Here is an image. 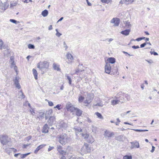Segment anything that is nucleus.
<instances>
[{
	"label": "nucleus",
	"instance_id": "f257e3e1",
	"mask_svg": "<svg viewBox=\"0 0 159 159\" xmlns=\"http://www.w3.org/2000/svg\"><path fill=\"white\" fill-rule=\"evenodd\" d=\"M57 138L59 143L62 145H65L69 141V138L67 134L62 133L57 136Z\"/></svg>",
	"mask_w": 159,
	"mask_h": 159
},
{
	"label": "nucleus",
	"instance_id": "f03ea898",
	"mask_svg": "<svg viewBox=\"0 0 159 159\" xmlns=\"http://www.w3.org/2000/svg\"><path fill=\"white\" fill-rule=\"evenodd\" d=\"M38 68H39L40 70H44L45 71H43V74L45 72H46L48 69L49 66V63L47 61H44L43 62H40L37 65Z\"/></svg>",
	"mask_w": 159,
	"mask_h": 159
},
{
	"label": "nucleus",
	"instance_id": "7ed1b4c3",
	"mask_svg": "<svg viewBox=\"0 0 159 159\" xmlns=\"http://www.w3.org/2000/svg\"><path fill=\"white\" fill-rule=\"evenodd\" d=\"M0 141L3 145H6L11 141V139L6 134H3L0 136Z\"/></svg>",
	"mask_w": 159,
	"mask_h": 159
},
{
	"label": "nucleus",
	"instance_id": "20e7f679",
	"mask_svg": "<svg viewBox=\"0 0 159 159\" xmlns=\"http://www.w3.org/2000/svg\"><path fill=\"white\" fill-rule=\"evenodd\" d=\"M81 152L85 154L89 153L91 152L90 147L87 143H84L81 149Z\"/></svg>",
	"mask_w": 159,
	"mask_h": 159
},
{
	"label": "nucleus",
	"instance_id": "39448f33",
	"mask_svg": "<svg viewBox=\"0 0 159 159\" xmlns=\"http://www.w3.org/2000/svg\"><path fill=\"white\" fill-rule=\"evenodd\" d=\"M75 74L79 75V77L82 79L85 77V72H84V70H80L77 68L75 70V72L73 73L74 75Z\"/></svg>",
	"mask_w": 159,
	"mask_h": 159
},
{
	"label": "nucleus",
	"instance_id": "423d86ee",
	"mask_svg": "<svg viewBox=\"0 0 159 159\" xmlns=\"http://www.w3.org/2000/svg\"><path fill=\"white\" fill-rule=\"evenodd\" d=\"M10 62L11 63V68H14V69L16 72L17 74H18V72L17 70V67L15 66L14 61V57L13 56H11L10 58Z\"/></svg>",
	"mask_w": 159,
	"mask_h": 159
},
{
	"label": "nucleus",
	"instance_id": "0eeeda50",
	"mask_svg": "<svg viewBox=\"0 0 159 159\" xmlns=\"http://www.w3.org/2000/svg\"><path fill=\"white\" fill-rule=\"evenodd\" d=\"M7 0H1L0 5L2 6V9L4 11L6 10L9 6L8 2H7Z\"/></svg>",
	"mask_w": 159,
	"mask_h": 159
},
{
	"label": "nucleus",
	"instance_id": "6e6552de",
	"mask_svg": "<svg viewBox=\"0 0 159 159\" xmlns=\"http://www.w3.org/2000/svg\"><path fill=\"white\" fill-rule=\"evenodd\" d=\"M66 108L67 111L72 112L75 111L76 108L74 107L70 102H69L66 105Z\"/></svg>",
	"mask_w": 159,
	"mask_h": 159
},
{
	"label": "nucleus",
	"instance_id": "1a4fd4ad",
	"mask_svg": "<svg viewBox=\"0 0 159 159\" xmlns=\"http://www.w3.org/2000/svg\"><path fill=\"white\" fill-rule=\"evenodd\" d=\"M92 95L90 94H88L86 97V99L84 101V104H89L92 101L93 99Z\"/></svg>",
	"mask_w": 159,
	"mask_h": 159
},
{
	"label": "nucleus",
	"instance_id": "9d476101",
	"mask_svg": "<svg viewBox=\"0 0 159 159\" xmlns=\"http://www.w3.org/2000/svg\"><path fill=\"white\" fill-rule=\"evenodd\" d=\"M58 127L59 129L62 128L66 129L68 127L67 124L63 121L60 122L58 124Z\"/></svg>",
	"mask_w": 159,
	"mask_h": 159
},
{
	"label": "nucleus",
	"instance_id": "9b49d317",
	"mask_svg": "<svg viewBox=\"0 0 159 159\" xmlns=\"http://www.w3.org/2000/svg\"><path fill=\"white\" fill-rule=\"evenodd\" d=\"M111 23L114 24L113 26H118L120 23V20L117 18H113L110 21Z\"/></svg>",
	"mask_w": 159,
	"mask_h": 159
},
{
	"label": "nucleus",
	"instance_id": "f8f14e48",
	"mask_svg": "<svg viewBox=\"0 0 159 159\" xmlns=\"http://www.w3.org/2000/svg\"><path fill=\"white\" fill-rule=\"evenodd\" d=\"M111 70V67L109 63H107L105 67V72L106 73L109 74Z\"/></svg>",
	"mask_w": 159,
	"mask_h": 159
},
{
	"label": "nucleus",
	"instance_id": "ddd939ff",
	"mask_svg": "<svg viewBox=\"0 0 159 159\" xmlns=\"http://www.w3.org/2000/svg\"><path fill=\"white\" fill-rule=\"evenodd\" d=\"M114 133L112 132H111L109 131L106 130L105 132L104 135L105 138H110L114 135Z\"/></svg>",
	"mask_w": 159,
	"mask_h": 159
},
{
	"label": "nucleus",
	"instance_id": "4468645a",
	"mask_svg": "<svg viewBox=\"0 0 159 159\" xmlns=\"http://www.w3.org/2000/svg\"><path fill=\"white\" fill-rule=\"evenodd\" d=\"M130 143L132 144L130 147V148L131 149H133L134 148H138L139 147V143L137 141L131 142Z\"/></svg>",
	"mask_w": 159,
	"mask_h": 159
},
{
	"label": "nucleus",
	"instance_id": "2eb2a0df",
	"mask_svg": "<svg viewBox=\"0 0 159 159\" xmlns=\"http://www.w3.org/2000/svg\"><path fill=\"white\" fill-rule=\"evenodd\" d=\"M55 121V118L53 116H51L50 117L48 122L49 125L52 126L54 124Z\"/></svg>",
	"mask_w": 159,
	"mask_h": 159
},
{
	"label": "nucleus",
	"instance_id": "dca6fc26",
	"mask_svg": "<svg viewBox=\"0 0 159 159\" xmlns=\"http://www.w3.org/2000/svg\"><path fill=\"white\" fill-rule=\"evenodd\" d=\"M66 57L68 60L69 63H70L73 62L74 58L72 55L69 53H68L66 54Z\"/></svg>",
	"mask_w": 159,
	"mask_h": 159
},
{
	"label": "nucleus",
	"instance_id": "f3484780",
	"mask_svg": "<svg viewBox=\"0 0 159 159\" xmlns=\"http://www.w3.org/2000/svg\"><path fill=\"white\" fill-rule=\"evenodd\" d=\"M116 98L118 99L122 100L124 99V94L122 92H120L117 94Z\"/></svg>",
	"mask_w": 159,
	"mask_h": 159
},
{
	"label": "nucleus",
	"instance_id": "a211bd4d",
	"mask_svg": "<svg viewBox=\"0 0 159 159\" xmlns=\"http://www.w3.org/2000/svg\"><path fill=\"white\" fill-rule=\"evenodd\" d=\"M46 145L45 144H42L38 146L36 148L35 150L34 151V153L35 154H37L39 151V150L40 149H42L43 148L45 147Z\"/></svg>",
	"mask_w": 159,
	"mask_h": 159
},
{
	"label": "nucleus",
	"instance_id": "6ab92c4d",
	"mask_svg": "<svg viewBox=\"0 0 159 159\" xmlns=\"http://www.w3.org/2000/svg\"><path fill=\"white\" fill-rule=\"evenodd\" d=\"M14 81L16 87L19 89L20 88V85H19V78L16 77L15 80H14Z\"/></svg>",
	"mask_w": 159,
	"mask_h": 159
},
{
	"label": "nucleus",
	"instance_id": "aec40b11",
	"mask_svg": "<svg viewBox=\"0 0 159 159\" xmlns=\"http://www.w3.org/2000/svg\"><path fill=\"white\" fill-rule=\"evenodd\" d=\"M52 110L51 109L47 111L45 113V119L47 120L48 116L52 114Z\"/></svg>",
	"mask_w": 159,
	"mask_h": 159
},
{
	"label": "nucleus",
	"instance_id": "412c9836",
	"mask_svg": "<svg viewBox=\"0 0 159 159\" xmlns=\"http://www.w3.org/2000/svg\"><path fill=\"white\" fill-rule=\"evenodd\" d=\"M6 152L10 154V153L12 151L14 152H15L16 151V150L14 149V148H7L5 149Z\"/></svg>",
	"mask_w": 159,
	"mask_h": 159
},
{
	"label": "nucleus",
	"instance_id": "4be33fe9",
	"mask_svg": "<svg viewBox=\"0 0 159 159\" xmlns=\"http://www.w3.org/2000/svg\"><path fill=\"white\" fill-rule=\"evenodd\" d=\"M57 148V151L60 154L66 155V152H65L63 150H62L61 146H58Z\"/></svg>",
	"mask_w": 159,
	"mask_h": 159
},
{
	"label": "nucleus",
	"instance_id": "5701e85b",
	"mask_svg": "<svg viewBox=\"0 0 159 159\" xmlns=\"http://www.w3.org/2000/svg\"><path fill=\"white\" fill-rule=\"evenodd\" d=\"M76 115L78 116H81L82 114V111L79 109L76 108L75 110Z\"/></svg>",
	"mask_w": 159,
	"mask_h": 159
},
{
	"label": "nucleus",
	"instance_id": "b1692460",
	"mask_svg": "<svg viewBox=\"0 0 159 159\" xmlns=\"http://www.w3.org/2000/svg\"><path fill=\"white\" fill-rule=\"evenodd\" d=\"M118 67H117V66L114 67L112 70V72H113V74H119V73L118 72Z\"/></svg>",
	"mask_w": 159,
	"mask_h": 159
},
{
	"label": "nucleus",
	"instance_id": "393cba45",
	"mask_svg": "<svg viewBox=\"0 0 159 159\" xmlns=\"http://www.w3.org/2000/svg\"><path fill=\"white\" fill-rule=\"evenodd\" d=\"M53 67L55 70H57V71H60L61 69L59 67V65L54 63L53 64Z\"/></svg>",
	"mask_w": 159,
	"mask_h": 159
},
{
	"label": "nucleus",
	"instance_id": "a878e982",
	"mask_svg": "<svg viewBox=\"0 0 159 159\" xmlns=\"http://www.w3.org/2000/svg\"><path fill=\"white\" fill-rule=\"evenodd\" d=\"M48 126L47 124H45L43 127V132L44 133H47L48 132Z\"/></svg>",
	"mask_w": 159,
	"mask_h": 159
},
{
	"label": "nucleus",
	"instance_id": "bb28decb",
	"mask_svg": "<svg viewBox=\"0 0 159 159\" xmlns=\"http://www.w3.org/2000/svg\"><path fill=\"white\" fill-rule=\"evenodd\" d=\"M107 61L110 63L113 64L116 62V59L114 57H109L107 59Z\"/></svg>",
	"mask_w": 159,
	"mask_h": 159
},
{
	"label": "nucleus",
	"instance_id": "cd10ccee",
	"mask_svg": "<svg viewBox=\"0 0 159 159\" xmlns=\"http://www.w3.org/2000/svg\"><path fill=\"white\" fill-rule=\"evenodd\" d=\"M130 32V30H126L122 31L120 33L122 34L127 36L129 34Z\"/></svg>",
	"mask_w": 159,
	"mask_h": 159
},
{
	"label": "nucleus",
	"instance_id": "c85d7f7f",
	"mask_svg": "<svg viewBox=\"0 0 159 159\" xmlns=\"http://www.w3.org/2000/svg\"><path fill=\"white\" fill-rule=\"evenodd\" d=\"M32 71L34 75L35 79V80H37L38 79V73L37 71L34 69H33L32 70Z\"/></svg>",
	"mask_w": 159,
	"mask_h": 159
},
{
	"label": "nucleus",
	"instance_id": "c756f323",
	"mask_svg": "<svg viewBox=\"0 0 159 159\" xmlns=\"http://www.w3.org/2000/svg\"><path fill=\"white\" fill-rule=\"evenodd\" d=\"M120 102V100H112L111 102V104L113 106H114L117 104H118Z\"/></svg>",
	"mask_w": 159,
	"mask_h": 159
},
{
	"label": "nucleus",
	"instance_id": "7c9ffc66",
	"mask_svg": "<svg viewBox=\"0 0 159 159\" xmlns=\"http://www.w3.org/2000/svg\"><path fill=\"white\" fill-rule=\"evenodd\" d=\"M124 3L128 5L131 4L134 1V0H123Z\"/></svg>",
	"mask_w": 159,
	"mask_h": 159
},
{
	"label": "nucleus",
	"instance_id": "2f4dec72",
	"mask_svg": "<svg viewBox=\"0 0 159 159\" xmlns=\"http://www.w3.org/2000/svg\"><path fill=\"white\" fill-rule=\"evenodd\" d=\"M48 10H45L42 12L41 14L43 16L45 17L48 16Z\"/></svg>",
	"mask_w": 159,
	"mask_h": 159
},
{
	"label": "nucleus",
	"instance_id": "473e14b6",
	"mask_svg": "<svg viewBox=\"0 0 159 159\" xmlns=\"http://www.w3.org/2000/svg\"><path fill=\"white\" fill-rule=\"evenodd\" d=\"M95 114L97 116L98 118L101 119H103V117L102 116L101 114L99 112H96L95 113Z\"/></svg>",
	"mask_w": 159,
	"mask_h": 159
},
{
	"label": "nucleus",
	"instance_id": "72a5a7b5",
	"mask_svg": "<svg viewBox=\"0 0 159 159\" xmlns=\"http://www.w3.org/2000/svg\"><path fill=\"white\" fill-rule=\"evenodd\" d=\"M94 141V140L93 137L92 136H91L90 137H89V138H88L87 141L90 143H93Z\"/></svg>",
	"mask_w": 159,
	"mask_h": 159
},
{
	"label": "nucleus",
	"instance_id": "f704fd0d",
	"mask_svg": "<svg viewBox=\"0 0 159 159\" xmlns=\"http://www.w3.org/2000/svg\"><path fill=\"white\" fill-rule=\"evenodd\" d=\"M65 77L67 78V79L68 80L69 84H71L72 82L71 78L67 74L65 75Z\"/></svg>",
	"mask_w": 159,
	"mask_h": 159
},
{
	"label": "nucleus",
	"instance_id": "c9c22d12",
	"mask_svg": "<svg viewBox=\"0 0 159 159\" xmlns=\"http://www.w3.org/2000/svg\"><path fill=\"white\" fill-rule=\"evenodd\" d=\"M84 99V97L80 95L79 96L78 101L79 102H82Z\"/></svg>",
	"mask_w": 159,
	"mask_h": 159
},
{
	"label": "nucleus",
	"instance_id": "e433bc0d",
	"mask_svg": "<svg viewBox=\"0 0 159 159\" xmlns=\"http://www.w3.org/2000/svg\"><path fill=\"white\" fill-rule=\"evenodd\" d=\"M44 116V113L43 112H40L39 113V116L38 118H41L43 119V118Z\"/></svg>",
	"mask_w": 159,
	"mask_h": 159
},
{
	"label": "nucleus",
	"instance_id": "4c0bfd02",
	"mask_svg": "<svg viewBox=\"0 0 159 159\" xmlns=\"http://www.w3.org/2000/svg\"><path fill=\"white\" fill-rule=\"evenodd\" d=\"M92 130L93 132L96 133L97 129V128L93 125L92 126Z\"/></svg>",
	"mask_w": 159,
	"mask_h": 159
},
{
	"label": "nucleus",
	"instance_id": "58836bf2",
	"mask_svg": "<svg viewBox=\"0 0 159 159\" xmlns=\"http://www.w3.org/2000/svg\"><path fill=\"white\" fill-rule=\"evenodd\" d=\"M9 21L10 22L13 23H14L16 25H17V24L19 23H20L19 21H17L14 19H10L9 20Z\"/></svg>",
	"mask_w": 159,
	"mask_h": 159
},
{
	"label": "nucleus",
	"instance_id": "ea45409f",
	"mask_svg": "<svg viewBox=\"0 0 159 159\" xmlns=\"http://www.w3.org/2000/svg\"><path fill=\"white\" fill-rule=\"evenodd\" d=\"M30 154V153L29 152L26 154L20 155V157L22 158H24Z\"/></svg>",
	"mask_w": 159,
	"mask_h": 159
},
{
	"label": "nucleus",
	"instance_id": "a19ab883",
	"mask_svg": "<svg viewBox=\"0 0 159 159\" xmlns=\"http://www.w3.org/2000/svg\"><path fill=\"white\" fill-rule=\"evenodd\" d=\"M132 130L138 132H143L145 131H148V130L147 129H132Z\"/></svg>",
	"mask_w": 159,
	"mask_h": 159
},
{
	"label": "nucleus",
	"instance_id": "79ce46f5",
	"mask_svg": "<svg viewBox=\"0 0 159 159\" xmlns=\"http://www.w3.org/2000/svg\"><path fill=\"white\" fill-rule=\"evenodd\" d=\"M75 132L76 134H77L79 132H80L82 131V129L80 128H75Z\"/></svg>",
	"mask_w": 159,
	"mask_h": 159
},
{
	"label": "nucleus",
	"instance_id": "37998d69",
	"mask_svg": "<svg viewBox=\"0 0 159 159\" xmlns=\"http://www.w3.org/2000/svg\"><path fill=\"white\" fill-rule=\"evenodd\" d=\"M123 159H132L131 156L125 155L123 157Z\"/></svg>",
	"mask_w": 159,
	"mask_h": 159
},
{
	"label": "nucleus",
	"instance_id": "c03bdc74",
	"mask_svg": "<svg viewBox=\"0 0 159 159\" xmlns=\"http://www.w3.org/2000/svg\"><path fill=\"white\" fill-rule=\"evenodd\" d=\"M30 114L33 116H34L35 114V112L34 111V109L33 108H32L31 107H30Z\"/></svg>",
	"mask_w": 159,
	"mask_h": 159
},
{
	"label": "nucleus",
	"instance_id": "a18cd8bd",
	"mask_svg": "<svg viewBox=\"0 0 159 159\" xmlns=\"http://www.w3.org/2000/svg\"><path fill=\"white\" fill-rule=\"evenodd\" d=\"M103 105H104L103 104L102 102L97 103L96 104L94 105V106H98L101 107H103Z\"/></svg>",
	"mask_w": 159,
	"mask_h": 159
},
{
	"label": "nucleus",
	"instance_id": "49530a36",
	"mask_svg": "<svg viewBox=\"0 0 159 159\" xmlns=\"http://www.w3.org/2000/svg\"><path fill=\"white\" fill-rule=\"evenodd\" d=\"M23 105L24 106H26L28 105L30 107H31L30 103H29L27 101H25V102L23 103Z\"/></svg>",
	"mask_w": 159,
	"mask_h": 159
},
{
	"label": "nucleus",
	"instance_id": "de8ad7c7",
	"mask_svg": "<svg viewBox=\"0 0 159 159\" xmlns=\"http://www.w3.org/2000/svg\"><path fill=\"white\" fill-rule=\"evenodd\" d=\"M28 48L29 49H34V45L30 44L28 45Z\"/></svg>",
	"mask_w": 159,
	"mask_h": 159
},
{
	"label": "nucleus",
	"instance_id": "09e8293b",
	"mask_svg": "<svg viewBox=\"0 0 159 159\" xmlns=\"http://www.w3.org/2000/svg\"><path fill=\"white\" fill-rule=\"evenodd\" d=\"M82 136L84 139H88L89 137V135L87 134H82Z\"/></svg>",
	"mask_w": 159,
	"mask_h": 159
},
{
	"label": "nucleus",
	"instance_id": "8fccbe9b",
	"mask_svg": "<svg viewBox=\"0 0 159 159\" xmlns=\"http://www.w3.org/2000/svg\"><path fill=\"white\" fill-rule=\"evenodd\" d=\"M31 144L30 143H27V144H23V148H27Z\"/></svg>",
	"mask_w": 159,
	"mask_h": 159
},
{
	"label": "nucleus",
	"instance_id": "3c124183",
	"mask_svg": "<svg viewBox=\"0 0 159 159\" xmlns=\"http://www.w3.org/2000/svg\"><path fill=\"white\" fill-rule=\"evenodd\" d=\"M102 2L108 3L111 2V0H101Z\"/></svg>",
	"mask_w": 159,
	"mask_h": 159
},
{
	"label": "nucleus",
	"instance_id": "603ef678",
	"mask_svg": "<svg viewBox=\"0 0 159 159\" xmlns=\"http://www.w3.org/2000/svg\"><path fill=\"white\" fill-rule=\"evenodd\" d=\"M31 138H32V137L31 136H29L27 137H26L25 139V140L28 141L29 140H30L31 139Z\"/></svg>",
	"mask_w": 159,
	"mask_h": 159
},
{
	"label": "nucleus",
	"instance_id": "864d4df0",
	"mask_svg": "<svg viewBox=\"0 0 159 159\" xmlns=\"http://www.w3.org/2000/svg\"><path fill=\"white\" fill-rule=\"evenodd\" d=\"M3 44V42L0 39V49H2V45Z\"/></svg>",
	"mask_w": 159,
	"mask_h": 159
},
{
	"label": "nucleus",
	"instance_id": "5fc2aeb1",
	"mask_svg": "<svg viewBox=\"0 0 159 159\" xmlns=\"http://www.w3.org/2000/svg\"><path fill=\"white\" fill-rule=\"evenodd\" d=\"M145 39V37H142V38H138L136 39H135V41H139L143 39Z\"/></svg>",
	"mask_w": 159,
	"mask_h": 159
},
{
	"label": "nucleus",
	"instance_id": "6e6d98bb",
	"mask_svg": "<svg viewBox=\"0 0 159 159\" xmlns=\"http://www.w3.org/2000/svg\"><path fill=\"white\" fill-rule=\"evenodd\" d=\"M47 101L48 102V105L50 106H52L53 105V103L51 102L48 101V100H47Z\"/></svg>",
	"mask_w": 159,
	"mask_h": 159
},
{
	"label": "nucleus",
	"instance_id": "4d7b16f0",
	"mask_svg": "<svg viewBox=\"0 0 159 159\" xmlns=\"http://www.w3.org/2000/svg\"><path fill=\"white\" fill-rule=\"evenodd\" d=\"M63 46L65 48V50H66L67 49L68 47L65 42H63Z\"/></svg>",
	"mask_w": 159,
	"mask_h": 159
},
{
	"label": "nucleus",
	"instance_id": "13d9d810",
	"mask_svg": "<svg viewBox=\"0 0 159 159\" xmlns=\"http://www.w3.org/2000/svg\"><path fill=\"white\" fill-rule=\"evenodd\" d=\"M61 105L59 104L57 105L56 106L54 107V108H57L59 110L61 109L60 107Z\"/></svg>",
	"mask_w": 159,
	"mask_h": 159
},
{
	"label": "nucleus",
	"instance_id": "bf43d9fd",
	"mask_svg": "<svg viewBox=\"0 0 159 159\" xmlns=\"http://www.w3.org/2000/svg\"><path fill=\"white\" fill-rule=\"evenodd\" d=\"M54 148V147L53 146H49V148L48 149V151L49 152L50 151L52 150Z\"/></svg>",
	"mask_w": 159,
	"mask_h": 159
},
{
	"label": "nucleus",
	"instance_id": "052dcab7",
	"mask_svg": "<svg viewBox=\"0 0 159 159\" xmlns=\"http://www.w3.org/2000/svg\"><path fill=\"white\" fill-rule=\"evenodd\" d=\"M150 53L151 55L153 54L155 56L157 55H158V53L157 52H154L151 51Z\"/></svg>",
	"mask_w": 159,
	"mask_h": 159
},
{
	"label": "nucleus",
	"instance_id": "680f3d73",
	"mask_svg": "<svg viewBox=\"0 0 159 159\" xmlns=\"http://www.w3.org/2000/svg\"><path fill=\"white\" fill-rule=\"evenodd\" d=\"M146 44H147V43H146L145 42L141 44L140 46V48H143L144 47L146 46Z\"/></svg>",
	"mask_w": 159,
	"mask_h": 159
},
{
	"label": "nucleus",
	"instance_id": "e2e57ef3",
	"mask_svg": "<svg viewBox=\"0 0 159 159\" xmlns=\"http://www.w3.org/2000/svg\"><path fill=\"white\" fill-rule=\"evenodd\" d=\"M25 96L23 94L22 92L20 91V98H25Z\"/></svg>",
	"mask_w": 159,
	"mask_h": 159
},
{
	"label": "nucleus",
	"instance_id": "0e129e2a",
	"mask_svg": "<svg viewBox=\"0 0 159 159\" xmlns=\"http://www.w3.org/2000/svg\"><path fill=\"white\" fill-rule=\"evenodd\" d=\"M86 121L89 123H90L92 122L91 120L89 118L87 117L86 120Z\"/></svg>",
	"mask_w": 159,
	"mask_h": 159
},
{
	"label": "nucleus",
	"instance_id": "69168bd1",
	"mask_svg": "<svg viewBox=\"0 0 159 159\" xmlns=\"http://www.w3.org/2000/svg\"><path fill=\"white\" fill-rule=\"evenodd\" d=\"M56 35L58 37H60L61 35V34L59 33L58 31H57L56 34Z\"/></svg>",
	"mask_w": 159,
	"mask_h": 159
},
{
	"label": "nucleus",
	"instance_id": "338daca9",
	"mask_svg": "<svg viewBox=\"0 0 159 159\" xmlns=\"http://www.w3.org/2000/svg\"><path fill=\"white\" fill-rule=\"evenodd\" d=\"M132 48H134V49H137V48H139V46H135V45H134L133 46H132Z\"/></svg>",
	"mask_w": 159,
	"mask_h": 159
},
{
	"label": "nucleus",
	"instance_id": "774afa93",
	"mask_svg": "<svg viewBox=\"0 0 159 159\" xmlns=\"http://www.w3.org/2000/svg\"><path fill=\"white\" fill-rule=\"evenodd\" d=\"M16 5V3H12L10 4V7H13L15 6Z\"/></svg>",
	"mask_w": 159,
	"mask_h": 159
}]
</instances>
